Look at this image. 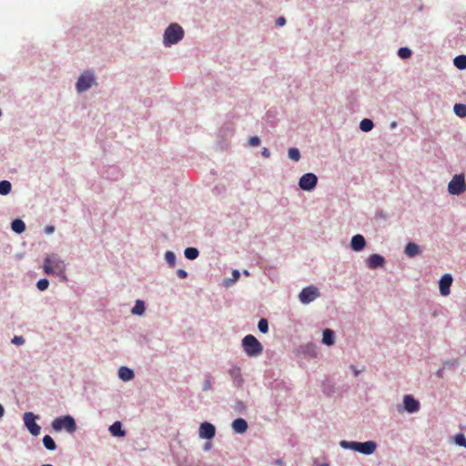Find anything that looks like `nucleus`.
<instances>
[{"label":"nucleus","mask_w":466,"mask_h":466,"mask_svg":"<svg viewBox=\"0 0 466 466\" xmlns=\"http://www.w3.org/2000/svg\"><path fill=\"white\" fill-rule=\"evenodd\" d=\"M43 268L46 274L62 275L65 273L66 266L57 255L52 254L46 258Z\"/></svg>","instance_id":"1"},{"label":"nucleus","mask_w":466,"mask_h":466,"mask_svg":"<svg viewBox=\"0 0 466 466\" xmlns=\"http://www.w3.org/2000/svg\"><path fill=\"white\" fill-rule=\"evenodd\" d=\"M184 36V30L178 24H171L164 33V45L170 46L179 42Z\"/></svg>","instance_id":"2"},{"label":"nucleus","mask_w":466,"mask_h":466,"mask_svg":"<svg viewBox=\"0 0 466 466\" xmlns=\"http://www.w3.org/2000/svg\"><path fill=\"white\" fill-rule=\"evenodd\" d=\"M245 353L249 357H257L263 351L261 343L253 336L247 335L242 339Z\"/></svg>","instance_id":"3"},{"label":"nucleus","mask_w":466,"mask_h":466,"mask_svg":"<svg viewBox=\"0 0 466 466\" xmlns=\"http://www.w3.org/2000/svg\"><path fill=\"white\" fill-rule=\"evenodd\" d=\"M52 428L56 431L65 430L68 433H74L76 430V424L72 416L66 415L55 419L52 421Z\"/></svg>","instance_id":"4"},{"label":"nucleus","mask_w":466,"mask_h":466,"mask_svg":"<svg viewBox=\"0 0 466 466\" xmlns=\"http://www.w3.org/2000/svg\"><path fill=\"white\" fill-rule=\"evenodd\" d=\"M448 191L451 195H460L466 191L464 176L455 175L448 185Z\"/></svg>","instance_id":"5"},{"label":"nucleus","mask_w":466,"mask_h":466,"mask_svg":"<svg viewBox=\"0 0 466 466\" xmlns=\"http://www.w3.org/2000/svg\"><path fill=\"white\" fill-rule=\"evenodd\" d=\"M36 416L33 412L24 414V422L29 432L34 436L40 434V426L35 422Z\"/></svg>","instance_id":"6"},{"label":"nucleus","mask_w":466,"mask_h":466,"mask_svg":"<svg viewBox=\"0 0 466 466\" xmlns=\"http://www.w3.org/2000/svg\"><path fill=\"white\" fill-rule=\"evenodd\" d=\"M94 75L92 72L86 71L82 74L77 82H76V89L78 92H84L91 87L94 83Z\"/></svg>","instance_id":"7"},{"label":"nucleus","mask_w":466,"mask_h":466,"mask_svg":"<svg viewBox=\"0 0 466 466\" xmlns=\"http://www.w3.org/2000/svg\"><path fill=\"white\" fill-rule=\"evenodd\" d=\"M318 182V177L313 173L304 174L299 181V186L303 190H312Z\"/></svg>","instance_id":"8"},{"label":"nucleus","mask_w":466,"mask_h":466,"mask_svg":"<svg viewBox=\"0 0 466 466\" xmlns=\"http://www.w3.org/2000/svg\"><path fill=\"white\" fill-rule=\"evenodd\" d=\"M319 296V292L318 289L314 286H309L301 290L299 298L303 304H308L316 299Z\"/></svg>","instance_id":"9"},{"label":"nucleus","mask_w":466,"mask_h":466,"mask_svg":"<svg viewBox=\"0 0 466 466\" xmlns=\"http://www.w3.org/2000/svg\"><path fill=\"white\" fill-rule=\"evenodd\" d=\"M216 429L209 422H203L199 427V437L202 439L210 440L215 436Z\"/></svg>","instance_id":"10"},{"label":"nucleus","mask_w":466,"mask_h":466,"mask_svg":"<svg viewBox=\"0 0 466 466\" xmlns=\"http://www.w3.org/2000/svg\"><path fill=\"white\" fill-rule=\"evenodd\" d=\"M404 410L410 413L419 410L420 403L411 395H405L403 399Z\"/></svg>","instance_id":"11"},{"label":"nucleus","mask_w":466,"mask_h":466,"mask_svg":"<svg viewBox=\"0 0 466 466\" xmlns=\"http://www.w3.org/2000/svg\"><path fill=\"white\" fill-rule=\"evenodd\" d=\"M452 283V277L450 274L443 275L440 279V292L442 296L450 294V288Z\"/></svg>","instance_id":"12"},{"label":"nucleus","mask_w":466,"mask_h":466,"mask_svg":"<svg viewBox=\"0 0 466 466\" xmlns=\"http://www.w3.org/2000/svg\"><path fill=\"white\" fill-rule=\"evenodd\" d=\"M376 450V443L372 441L366 442H358L357 451L362 454L370 455L372 454Z\"/></svg>","instance_id":"13"},{"label":"nucleus","mask_w":466,"mask_h":466,"mask_svg":"<svg viewBox=\"0 0 466 466\" xmlns=\"http://www.w3.org/2000/svg\"><path fill=\"white\" fill-rule=\"evenodd\" d=\"M384 258L379 254L370 255L367 259V266L370 268H377L384 265Z\"/></svg>","instance_id":"14"},{"label":"nucleus","mask_w":466,"mask_h":466,"mask_svg":"<svg viewBox=\"0 0 466 466\" xmlns=\"http://www.w3.org/2000/svg\"><path fill=\"white\" fill-rule=\"evenodd\" d=\"M366 246V240L362 235H355L351 238L350 247L355 251H360L363 249Z\"/></svg>","instance_id":"15"},{"label":"nucleus","mask_w":466,"mask_h":466,"mask_svg":"<svg viewBox=\"0 0 466 466\" xmlns=\"http://www.w3.org/2000/svg\"><path fill=\"white\" fill-rule=\"evenodd\" d=\"M232 429L237 433H244L248 430V423L244 419H236L232 422Z\"/></svg>","instance_id":"16"},{"label":"nucleus","mask_w":466,"mask_h":466,"mask_svg":"<svg viewBox=\"0 0 466 466\" xmlns=\"http://www.w3.org/2000/svg\"><path fill=\"white\" fill-rule=\"evenodd\" d=\"M118 376L124 381H128L134 378V372L127 367H120L118 370Z\"/></svg>","instance_id":"17"},{"label":"nucleus","mask_w":466,"mask_h":466,"mask_svg":"<svg viewBox=\"0 0 466 466\" xmlns=\"http://www.w3.org/2000/svg\"><path fill=\"white\" fill-rule=\"evenodd\" d=\"M334 339H335V334H334V331L329 329H324L323 331V338H322V342L328 346H331L334 344Z\"/></svg>","instance_id":"18"},{"label":"nucleus","mask_w":466,"mask_h":466,"mask_svg":"<svg viewBox=\"0 0 466 466\" xmlns=\"http://www.w3.org/2000/svg\"><path fill=\"white\" fill-rule=\"evenodd\" d=\"M109 431L113 436L123 437L125 431L122 430V424L120 421L114 422L110 427Z\"/></svg>","instance_id":"19"},{"label":"nucleus","mask_w":466,"mask_h":466,"mask_svg":"<svg viewBox=\"0 0 466 466\" xmlns=\"http://www.w3.org/2000/svg\"><path fill=\"white\" fill-rule=\"evenodd\" d=\"M419 246L413 242H410L407 244L406 248H405V253L407 256L410 257V258H413L415 257L416 255L419 254Z\"/></svg>","instance_id":"20"},{"label":"nucleus","mask_w":466,"mask_h":466,"mask_svg":"<svg viewBox=\"0 0 466 466\" xmlns=\"http://www.w3.org/2000/svg\"><path fill=\"white\" fill-rule=\"evenodd\" d=\"M229 372H230V375L232 376V378L234 379V382H235L236 386L241 387L242 383H243V380L241 378L240 369L234 368L232 370H230Z\"/></svg>","instance_id":"21"},{"label":"nucleus","mask_w":466,"mask_h":466,"mask_svg":"<svg viewBox=\"0 0 466 466\" xmlns=\"http://www.w3.org/2000/svg\"><path fill=\"white\" fill-rule=\"evenodd\" d=\"M11 228L15 233H22L25 229V225L23 220L15 219L11 224Z\"/></svg>","instance_id":"22"},{"label":"nucleus","mask_w":466,"mask_h":466,"mask_svg":"<svg viewBox=\"0 0 466 466\" xmlns=\"http://www.w3.org/2000/svg\"><path fill=\"white\" fill-rule=\"evenodd\" d=\"M454 66L460 69L463 70L466 68V56L461 55L454 58L453 60Z\"/></svg>","instance_id":"23"},{"label":"nucleus","mask_w":466,"mask_h":466,"mask_svg":"<svg viewBox=\"0 0 466 466\" xmlns=\"http://www.w3.org/2000/svg\"><path fill=\"white\" fill-rule=\"evenodd\" d=\"M145 311V304L142 300H137L135 306L132 309V313L135 315H142Z\"/></svg>","instance_id":"24"},{"label":"nucleus","mask_w":466,"mask_h":466,"mask_svg":"<svg viewBox=\"0 0 466 466\" xmlns=\"http://www.w3.org/2000/svg\"><path fill=\"white\" fill-rule=\"evenodd\" d=\"M43 443L45 447L49 451H54L56 449L55 441L49 435H46L43 438Z\"/></svg>","instance_id":"25"},{"label":"nucleus","mask_w":466,"mask_h":466,"mask_svg":"<svg viewBox=\"0 0 466 466\" xmlns=\"http://www.w3.org/2000/svg\"><path fill=\"white\" fill-rule=\"evenodd\" d=\"M360 128L363 132H369L373 128V122L370 119L365 118L360 121Z\"/></svg>","instance_id":"26"},{"label":"nucleus","mask_w":466,"mask_h":466,"mask_svg":"<svg viewBox=\"0 0 466 466\" xmlns=\"http://www.w3.org/2000/svg\"><path fill=\"white\" fill-rule=\"evenodd\" d=\"M454 113L459 116H466V105L455 104L453 107Z\"/></svg>","instance_id":"27"},{"label":"nucleus","mask_w":466,"mask_h":466,"mask_svg":"<svg viewBox=\"0 0 466 466\" xmlns=\"http://www.w3.org/2000/svg\"><path fill=\"white\" fill-rule=\"evenodd\" d=\"M198 250L196 248H187L185 249V257L188 259H195L198 257Z\"/></svg>","instance_id":"28"},{"label":"nucleus","mask_w":466,"mask_h":466,"mask_svg":"<svg viewBox=\"0 0 466 466\" xmlns=\"http://www.w3.org/2000/svg\"><path fill=\"white\" fill-rule=\"evenodd\" d=\"M11 183L7 180H3L0 182V194L7 195L11 191Z\"/></svg>","instance_id":"29"},{"label":"nucleus","mask_w":466,"mask_h":466,"mask_svg":"<svg viewBox=\"0 0 466 466\" xmlns=\"http://www.w3.org/2000/svg\"><path fill=\"white\" fill-rule=\"evenodd\" d=\"M289 157L294 161H299L300 158V153L298 148L291 147L289 149Z\"/></svg>","instance_id":"30"},{"label":"nucleus","mask_w":466,"mask_h":466,"mask_svg":"<svg viewBox=\"0 0 466 466\" xmlns=\"http://www.w3.org/2000/svg\"><path fill=\"white\" fill-rule=\"evenodd\" d=\"M357 445H358L357 441H340V446L342 448L350 449V450H353L355 451H357Z\"/></svg>","instance_id":"31"},{"label":"nucleus","mask_w":466,"mask_h":466,"mask_svg":"<svg viewBox=\"0 0 466 466\" xmlns=\"http://www.w3.org/2000/svg\"><path fill=\"white\" fill-rule=\"evenodd\" d=\"M258 328L260 332L267 333L268 330V323L266 319H260L258 324Z\"/></svg>","instance_id":"32"},{"label":"nucleus","mask_w":466,"mask_h":466,"mask_svg":"<svg viewBox=\"0 0 466 466\" xmlns=\"http://www.w3.org/2000/svg\"><path fill=\"white\" fill-rule=\"evenodd\" d=\"M165 258L169 266L174 267L176 263V256L172 251H167L165 254Z\"/></svg>","instance_id":"33"},{"label":"nucleus","mask_w":466,"mask_h":466,"mask_svg":"<svg viewBox=\"0 0 466 466\" xmlns=\"http://www.w3.org/2000/svg\"><path fill=\"white\" fill-rule=\"evenodd\" d=\"M398 55L403 59L409 58L411 56V51L408 47H400L398 51Z\"/></svg>","instance_id":"34"},{"label":"nucleus","mask_w":466,"mask_h":466,"mask_svg":"<svg viewBox=\"0 0 466 466\" xmlns=\"http://www.w3.org/2000/svg\"><path fill=\"white\" fill-rule=\"evenodd\" d=\"M455 443L466 448V438L462 433H458L454 438Z\"/></svg>","instance_id":"35"},{"label":"nucleus","mask_w":466,"mask_h":466,"mask_svg":"<svg viewBox=\"0 0 466 466\" xmlns=\"http://www.w3.org/2000/svg\"><path fill=\"white\" fill-rule=\"evenodd\" d=\"M49 282L46 279H42L37 281V288L39 290L43 291L48 288Z\"/></svg>","instance_id":"36"},{"label":"nucleus","mask_w":466,"mask_h":466,"mask_svg":"<svg viewBox=\"0 0 466 466\" xmlns=\"http://www.w3.org/2000/svg\"><path fill=\"white\" fill-rule=\"evenodd\" d=\"M260 143V139L258 137H251L248 140V144L251 147H258Z\"/></svg>","instance_id":"37"},{"label":"nucleus","mask_w":466,"mask_h":466,"mask_svg":"<svg viewBox=\"0 0 466 466\" xmlns=\"http://www.w3.org/2000/svg\"><path fill=\"white\" fill-rule=\"evenodd\" d=\"M12 343L15 345H23L25 343V339L22 336H15L12 339Z\"/></svg>","instance_id":"38"},{"label":"nucleus","mask_w":466,"mask_h":466,"mask_svg":"<svg viewBox=\"0 0 466 466\" xmlns=\"http://www.w3.org/2000/svg\"><path fill=\"white\" fill-rule=\"evenodd\" d=\"M177 277H178L179 279H185V278H187V271H186V270H184V269H182V268H179V269H177Z\"/></svg>","instance_id":"39"},{"label":"nucleus","mask_w":466,"mask_h":466,"mask_svg":"<svg viewBox=\"0 0 466 466\" xmlns=\"http://www.w3.org/2000/svg\"><path fill=\"white\" fill-rule=\"evenodd\" d=\"M285 24H286V19L283 16H280L276 20V25L278 26H283Z\"/></svg>","instance_id":"40"},{"label":"nucleus","mask_w":466,"mask_h":466,"mask_svg":"<svg viewBox=\"0 0 466 466\" xmlns=\"http://www.w3.org/2000/svg\"><path fill=\"white\" fill-rule=\"evenodd\" d=\"M262 156H263L264 157H266V158L269 157V156H270V152H269V150H268V148H266V147H265V148H263V150H262Z\"/></svg>","instance_id":"41"},{"label":"nucleus","mask_w":466,"mask_h":466,"mask_svg":"<svg viewBox=\"0 0 466 466\" xmlns=\"http://www.w3.org/2000/svg\"><path fill=\"white\" fill-rule=\"evenodd\" d=\"M233 276L235 279H238L239 278V272L238 270L233 271Z\"/></svg>","instance_id":"42"},{"label":"nucleus","mask_w":466,"mask_h":466,"mask_svg":"<svg viewBox=\"0 0 466 466\" xmlns=\"http://www.w3.org/2000/svg\"><path fill=\"white\" fill-rule=\"evenodd\" d=\"M5 410L3 406L0 404V419L4 416Z\"/></svg>","instance_id":"43"},{"label":"nucleus","mask_w":466,"mask_h":466,"mask_svg":"<svg viewBox=\"0 0 466 466\" xmlns=\"http://www.w3.org/2000/svg\"><path fill=\"white\" fill-rule=\"evenodd\" d=\"M46 230V232H49V233L53 232L54 231V227H47Z\"/></svg>","instance_id":"44"},{"label":"nucleus","mask_w":466,"mask_h":466,"mask_svg":"<svg viewBox=\"0 0 466 466\" xmlns=\"http://www.w3.org/2000/svg\"><path fill=\"white\" fill-rule=\"evenodd\" d=\"M208 389H209L208 384H206V386H205L204 390H208Z\"/></svg>","instance_id":"45"},{"label":"nucleus","mask_w":466,"mask_h":466,"mask_svg":"<svg viewBox=\"0 0 466 466\" xmlns=\"http://www.w3.org/2000/svg\"><path fill=\"white\" fill-rule=\"evenodd\" d=\"M354 373H355V375H358L359 371H357V370H354Z\"/></svg>","instance_id":"46"},{"label":"nucleus","mask_w":466,"mask_h":466,"mask_svg":"<svg viewBox=\"0 0 466 466\" xmlns=\"http://www.w3.org/2000/svg\"><path fill=\"white\" fill-rule=\"evenodd\" d=\"M320 466H329L328 463H323Z\"/></svg>","instance_id":"47"},{"label":"nucleus","mask_w":466,"mask_h":466,"mask_svg":"<svg viewBox=\"0 0 466 466\" xmlns=\"http://www.w3.org/2000/svg\"><path fill=\"white\" fill-rule=\"evenodd\" d=\"M42 466H53V465H51V464H44Z\"/></svg>","instance_id":"48"}]
</instances>
